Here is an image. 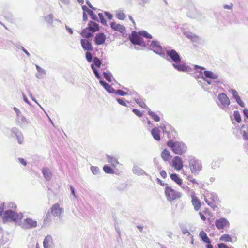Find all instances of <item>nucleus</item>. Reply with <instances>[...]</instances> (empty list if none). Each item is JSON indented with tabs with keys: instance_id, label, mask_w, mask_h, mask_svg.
<instances>
[{
	"instance_id": "obj_1",
	"label": "nucleus",
	"mask_w": 248,
	"mask_h": 248,
	"mask_svg": "<svg viewBox=\"0 0 248 248\" xmlns=\"http://www.w3.org/2000/svg\"><path fill=\"white\" fill-rule=\"evenodd\" d=\"M167 146L171 148L172 151L175 154L182 155L187 150V146L182 142L175 141L169 140L167 143Z\"/></svg>"
},
{
	"instance_id": "obj_2",
	"label": "nucleus",
	"mask_w": 248,
	"mask_h": 248,
	"mask_svg": "<svg viewBox=\"0 0 248 248\" xmlns=\"http://www.w3.org/2000/svg\"><path fill=\"white\" fill-rule=\"evenodd\" d=\"M22 217V213H17L11 210H8L4 212L2 218L4 222L14 221L18 222L21 220Z\"/></svg>"
},
{
	"instance_id": "obj_3",
	"label": "nucleus",
	"mask_w": 248,
	"mask_h": 248,
	"mask_svg": "<svg viewBox=\"0 0 248 248\" xmlns=\"http://www.w3.org/2000/svg\"><path fill=\"white\" fill-rule=\"evenodd\" d=\"M189 165L191 172L198 174L202 169V164L201 161L197 160L192 156H188Z\"/></svg>"
},
{
	"instance_id": "obj_4",
	"label": "nucleus",
	"mask_w": 248,
	"mask_h": 248,
	"mask_svg": "<svg viewBox=\"0 0 248 248\" xmlns=\"http://www.w3.org/2000/svg\"><path fill=\"white\" fill-rule=\"evenodd\" d=\"M166 51V53H165V57H162L164 59L169 60V58L170 59L172 60L174 62V63L176 62H180L181 61V59L179 53L174 49H167V48H164Z\"/></svg>"
},
{
	"instance_id": "obj_5",
	"label": "nucleus",
	"mask_w": 248,
	"mask_h": 248,
	"mask_svg": "<svg viewBox=\"0 0 248 248\" xmlns=\"http://www.w3.org/2000/svg\"><path fill=\"white\" fill-rule=\"evenodd\" d=\"M149 48L154 52L160 55L161 57H165V52L159 41L153 40L149 45Z\"/></svg>"
},
{
	"instance_id": "obj_6",
	"label": "nucleus",
	"mask_w": 248,
	"mask_h": 248,
	"mask_svg": "<svg viewBox=\"0 0 248 248\" xmlns=\"http://www.w3.org/2000/svg\"><path fill=\"white\" fill-rule=\"evenodd\" d=\"M165 193L167 200L170 202L175 200L181 197V193L176 191L170 186H166Z\"/></svg>"
},
{
	"instance_id": "obj_7",
	"label": "nucleus",
	"mask_w": 248,
	"mask_h": 248,
	"mask_svg": "<svg viewBox=\"0 0 248 248\" xmlns=\"http://www.w3.org/2000/svg\"><path fill=\"white\" fill-rule=\"evenodd\" d=\"M217 98L219 102H217V105L222 109L226 110L230 104V101L227 95L224 93H220Z\"/></svg>"
},
{
	"instance_id": "obj_8",
	"label": "nucleus",
	"mask_w": 248,
	"mask_h": 248,
	"mask_svg": "<svg viewBox=\"0 0 248 248\" xmlns=\"http://www.w3.org/2000/svg\"><path fill=\"white\" fill-rule=\"evenodd\" d=\"M129 39L133 45H138L144 46H146V44L142 38L135 31H132L131 36L129 37Z\"/></svg>"
},
{
	"instance_id": "obj_9",
	"label": "nucleus",
	"mask_w": 248,
	"mask_h": 248,
	"mask_svg": "<svg viewBox=\"0 0 248 248\" xmlns=\"http://www.w3.org/2000/svg\"><path fill=\"white\" fill-rule=\"evenodd\" d=\"M204 200L207 204L211 207L214 206V202L218 201L217 195L214 193H207L205 196Z\"/></svg>"
},
{
	"instance_id": "obj_10",
	"label": "nucleus",
	"mask_w": 248,
	"mask_h": 248,
	"mask_svg": "<svg viewBox=\"0 0 248 248\" xmlns=\"http://www.w3.org/2000/svg\"><path fill=\"white\" fill-rule=\"evenodd\" d=\"M11 136L16 137L17 142L19 144H22L24 142V136L22 133L17 128L13 127L11 129Z\"/></svg>"
},
{
	"instance_id": "obj_11",
	"label": "nucleus",
	"mask_w": 248,
	"mask_h": 248,
	"mask_svg": "<svg viewBox=\"0 0 248 248\" xmlns=\"http://www.w3.org/2000/svg\"><path fill=\"white\" fill-rule=\"evenodd\" d=\"M37 221L31 218H27L21 224V226L24 229H30L37 226Z\"/></svg>"
},
{
	"instance_id": "obj_12",
	"label": "nucleus",
	"mask_w": 248,
	"mask_h": 248,
	"mask_svg": "<svg viewBox=\"0 0 248 248\" xmlns=\"http://www.w3.org/2000/svg\"><path fill=\"white\" fill-rule=\"evenodd\" d=\"M215 225L219 229H223L227 226H229V222L227 219L221 217L215 220Z\"/></svg>"
},
{
	"instance_id": "obj_13",
	"label": "nucleus",
	"mask_w": 248,
	"mask_h": 248,
	"mask_svg": "<svg viewBox=\"0 0 248 248\" xmlns=\"http://www.w3.org/2000/svg\"><path fill=\"white\" fill-rule=\"evenodd\" d=\"M51 212L54 216L60 217L61 214L64 212V209L60 207V205L58 203H55L52 206Z\"/></svg>"
},
{
	"instance_id": "obj_14",
	"label": "nucleus",
	"mask_w": 248,
	"mask_h": 248,
	"mask_svg": "<svg viewBox=\"0 0 248 248\" xmlns=\"http://www.w3.org/2000/svg\"><path fill=\"white\" fill-rule=\"evenodd\" d=\"M16 121L18 125L23 128L30 123L28 119H27L23 115L21 114L16 117Z\"/></svg>"
},
{
	"instance_id": "obj_15",
	"label": "nucleus",
	"mask_w": 248,
	"mask_h": 248,
	"mask_svg": "<svg viewBox=\"0 0 248 248\" xmlns=\"http://www.w3.org/2000/svg\"><path fill=\"white\" fill-rule=\"evenodd\" d=\"M172 165L177 170H180L183 167L182 160L179 156H175L172 160Z\"/></svg>"
},
{
	"instance_id": "obj_16",
	"label": "nucleus",
	"mask_w": 248,
	"mask_h": 248,
	"mask_svg": "<svg viewBox=\"0 0 248 248\" xmlns=\"http://www.w3.org/2000/svg\"><path fill=\"white\" fill-rule=\"evenodd\" d=\"M82 47L86 51H92L93 50V46L91 43L87 40L82 39L80 40Z\"/></svg>"
},
{
	"instance_id": "obj_17",
	"label": "nucleus",
	"mask_w": 248,
	"mask_h": 248,
	"mask_svg": "<svg viewBox=\"0 0 248 248\" xmlns=\"http://www.w3.org/2000/svg\"><path fill=\"white\" fill-rule=\"evenodd\" d=\"M106 37L103 33H99L97 34L94 38L95 44L97 45H102L104 43Z\"/></svg>"
},
{
	"instance_id": "obj_18",
	"label": "nucleus",
	"mask_w": 248,
	"mask_h": 248,
	"mask_svg": "<svg viewBox=\"0 0 248 248\" xmlns=\"http://www.w3.org/2000/svg\"><path fill=\"white\" fill-rule=\"evenodd\" d=\"M111 28L114 31L124 33L125 31V28L123 25L117 24L114 22H112L110 23Z\"/></svg>"
},
{
	"instance_id": "obj_19",
	"label": "nucleus",
	"mask_w": 248,
	"mask_h": 248,
	"mask_svg": "<svg viewBox=\"0 0 248 248\" xmlns=\"http://www.w3.org/2000/svg\"><path fill=\"white\" fill-rule=\"evenodd\" d=\"M53 245V243L52 237L49 235H47L43 241L44 248H52Z\"/></svg>"
},
{
	"instance_id": "obj_20",
	"label": "nucleus",
	"mask_w": 248,
	"mask_h": 248,
	"mask_svg": "<svg viewBox=\"0 0 248 248\" xmlns=\"http://www.w3.org/2000/svg\"><path fill=\"white\" fill-rule=\"evenodd\" d=\"M100 84L103 86V87L105 88L107 92L110 93H114L115 92V90L111 87V85L108 84V83L105 82L103 80H100L99 81Z\"/></svg>"
},
{
	"instance_id": "obj_21",
	"label": "nucleus",
	"mask_w": 248,
	"mask_h": 248,
	"mask_svg": "<svg viewBox=\"0 0 248 248\" xmlns=\"http://www.w3.org/2000/svg\"><path fill=\"white\" fill-rule=\"evenodd\" d=\"M173 67L180 72L188 71V67L184 64H181L180 62H176L172 63Z\"/></svg>"
},
{
	"instance_id": "obj_22",
	"label": "nucleus",
	"mask_w": 248,
	"mask_h": 248,
	"mask_svg": "<svg viewBox=\"0 0 248 248\" xmlns=\"http://www.w3.org/2000/svg\"><path fill=\"white\" fill-rule=\"evenodd\" d=\"M203 74H204L205 77L206 78L212 79H217L218 77V74L217 73H214L211 71L205 70Z\"/></svg>"
},
{
	"instance_id": "obj_23",
	"label": "nucleus",
	"mask_w": 248,
	"mask_h": 248,
	"mask_svg": "<svg viewBox=\"0 0 248 248\" xmlns=\"http://www.w3.org/2000/svg\"><path fill=\"white\" fill-rule=\"evenodd\" d=\"M92 33L99 30V25L93 21H90L88 23V26L87 27Z\"/></svg>"
},
{
	"instance_id": "obj_24",
	"label": "nucleus",
	"mask_w": 248,
	"mask_h": 248,
	"mask_svg": "<svg viewBox=\"0 0 248 248\" xmlns=\"http://www.w3.org/2000/svg\"><path fill=\"white\" fill-rule=\"evenodd\" d=\"M132 172L138 175H148V174L145 172V171L142 169L140 167H138V166L136 165H134L133 168L132 169Z\"/></svg>"
},
{
	"instance_id": "obj_25",
	"label": "nucleus",
	"mask_w": 248,
	"mask_h": 248,
	"mask_svg": "<svg viewBox=\"0 0 248 248\" xmlns=\"http://www.w3.org/2000/svg\"><path fill=\"white\" fill-rule=\"evenodd\" d=\"M201 77L202 79L207 82L208 85H217L218 84L220 83V81L217 80V81H211L209 80V79H207L206 77H203V72H201L199 74V75L197 76L198 78H200V77Z\"/></svg>"
},
{
	"instance_id": "obj_26",
	"label": "nucleus",
	"mask_w": 248,
	"mask_h": 248,
	"mask_svg": "<svg viewBox=\"0 0 248 248\" xmlns=\"http://www.w3.org/2000/svg\"><path fill=\"white\" fill-rule=\"evenodd\" d=\"M43 176L45 179L49 181L52 176V174L50 170L47 168H43L42 170Z\"/></svg>"
},
{
	"instance_id": "obj_27",
	"label": "nucleus",
	"mask_w": 248,
	"mask_h": 248,
	"mask_svg": "<svg viewBox=\"0 0 248 248\" xmlns=\"http://www.w3.org/2000/svg\"><path fill=\"white\" fill-rule=\"evenodd\" d=\"M82 9L83 11L85 12H87L91 16V18L95 21H98V19L96 15L94 14V13L90 9L88 8V7L86 5H83L82 6Z\"/></svg>"
},
{
	"instance_id": "obj_28",
	"label": "nucleus",
	"mask_w": 248,
	"mask_h": 248,
	"mask_svg": "<svg viewBox=\"0 0 248 248\" xmlns=\"http://www.w3.org/2000/svg\"><path fill=\"white\" fill-rule=\"evenodd\" d=\"M37 73L36 74V77L38 79H42L46 75V71L38 65L36 66Z\"/></svg>"
},
{
	"instance_id": "obj_29",
	"label": "nucleus",
	"mask_w": 248,
	"mask_h": 248,
	"mask_svg": "<svg viewBox=\"0 0 248 248\" xmlns=\"http://www.w3.org/2000/svg\"><path fill=\"white\" fill-rule=\"evenodd\" d=\"M192 203L194 207L195 210L198 211L201 207V203L198 198L194 195H192Z\"/></svg>"
},
{
	"instance_id": "obj_30",
	"label": "nucleus",
	"mask_w": 248,
	"mask_h": 248,
	"mask_svg": "<svg viewBox=\"0 0 248 248\" xmlns=\"http://www.w3.org/2000/svg\"><path fill=\"white\" fill-rule=\"evenodd\" d=\"M106 156L108 162L109 163L112 167H115L116 165L119 164L117 159L115 157L108 155H106Z\"/></svg>"
},
{
	"instance_id": "obj_31",
	"label": "nucleus",
	"mask_w": 248,
	"mask_h": 248,
	"mask_svg": "<svg viewBox=\"0 0 248 248\" xmlns=\"http://www.w3.org/2000/svg\"><path fill=\"white\" fill-rule=\"evenodd\" d=\"M151 133L152 136L155 140L158 141L160 140V130H159L158 128L155 127L152 129Z\"/></svg>"
},
{
	"instance_id": "obj_32",
	"label": "nucleus",
	"mask_w": 248,
	"mask_h": 248,
	"mask_svg": "<svg viewBox=\"0 0 248 248\" xmlns=\"http://www.w3.org/2000/svg\"><path fill=\"white\" fill-rule=\"evenodd\" d=\"M199 236L203 242L207 244L211 243L210 239L207 236V234L204 231H201L199 233Z\"/></svg>"
},
{
	"instance_id": "obj_33",
	"label": "nucleus",
	"mask_w": 248,
	"mask_h": 248,
	"mask_svg": "<svg viewBox=\"0 0 248 248\" xmlns=\"http://www.w3.org/2000/svg\"><path fill=\"white\" fill-rule=\"evenodd\" d=\"M172 180L174 181L179 186L182 185V180L179 177L178 175L176 173H172L170 175Z\"/></svg>"
},
{
	"instance_id": "obj_34",
	"label": "nucleus",
	"mask_w": 248,
	"mask_h": 248,
	"mask_svg": "<svg viewBox=\"0 0 248 248\" xmlns=\"http://www.w3.org/2000/svg\"><path fill=\"white\" fill-rule=\"evenodd\" d=\"M81 35L83 37L89 38L93 36V33L90 31L87 28H86L83 30L81 33Z\"/></svg>"
},
{
	"instance_id": "obj_35",
	"label": "nucleus",
	"mask_w": 248,
	"mask_h": 248,
	"mask_svg": "<svg viewBox=\"0 0 248 248\" xmlns=\"http://www.w3.org/2000/svg\"><path fill=\"white\" fill-rule=\"evenodd\" d=\"M170 156V152L167 149H165L161 153V157L165 161L169 160Z\"/></svg>"
},
{
	"instance_id": "obj_36",
	"label": "nucleus",
	"mask_w": 248,
	"mask_h": 248,
	"mask_svg": "<svg viewBox=\"0 0 248 248\" xmlns=\"http://www.w3.org/2000/svg\"><path fill=\"white\" fill-rule=\"evenodd\" d=\"M160 128L163 130V132L164 134H167V138L169 139L171 138L170 134V131H168V128L165 124H162L161 125Z\"/></svg>"
},
{
	"instance_id": "obj_37",
	"label": "nucleus",
	"mask_w": 248,
	"mask_h": 248,
	"mask_svg": "<svg viewBox=\"0 0 248 248\" xmlns=\"http://www.w3.org/2000/svg\"><path fill=\"white\" fill-rule=\"evenodd\" d=\"M53 17L54 16L52 14H50L48 15L47 16L44 17V19L45 21L49 25L52 26L53 22Z\"/></svg>"
},
{
	"instance_id": "obj_38",
	"label": "nucleus",
	"mask_w": 248,
	"mask_h": 248,
	"mask_svg": "<svg viewBox=\"0 0 248 248\" xmlns=\"http://www.w3.org/2000/svg\"><path fill=\"white\" fill-rule=\"evenodd\" d=\"M51 221V215L49 212L46 214L44 219V225L48 226L49 225Z\"/></svg>"
},
{
	"instance_id": "obj_39",
	"label": "nucleus",
	"mask_w": 248,
	"mask_h": 248,
	"mask_svg": "<svg viewBox=\"0 0 248 248\" xmlns=\"http://www.w3.org/2000/svg\"><path fill=\"white\" fill-rule=\"evenodd\" d=\"M220 241L227 242H232V239L231 236L228 234L222 235L219 238Z\"/></svg>"
},
{
	"instance_id": "obj_40",
	"label": "nucleus",
	"mask_w": 248,
	"mask_h": 248,
	"mask_svg": "<svg viewBox=\"0 0 248 248\" xmlns=\"http://www.w3.org/2000/svg\"><path fill=\"white\" fill-rule=\"evenodd\" d=\"M179 226L182 231V232L183 234H186V233H188V235H190L191 234L190 232L188 231L187 227L186 226V225L184 224H180Z\"/></svg>"
},
{
	"instance_id": "obj_41",
	"label": "nucleus",
	"mask_w": 248,
	"mask_h": 248,
	"mask_svg": "<svg viewBox=\"0 0 248 248\" xmlns=\"http://www.w3.org/2000/svg\"><path fill=\"white\" fill-rule=\"evenodd\" d=\"M139 35L142 36L146 38L147 39H152L153 38L152 36L148 33L146 31H139L138 32Z\"/></svg>"
},
{
	"instance_id": "obj_42",
	"label": "nucleus",
	"mask_w": 248,
	"mask_h": 248,
	"mask_svg": "<svg viewBox=\"0 0 248 248\" xmlns=\"http://www.w3.org/2000/svg\"><path fill=\"white\" fill-rule=\"evenodd\" d=\"M116 17L119 19H120L122 20H124L126 17V16L124 14V12H123V11H120V10L116 12Z\"/></svg>"
},
{
	"instance_id": "obj_43",
	"label": "nucleus",
	"mask_w": 248,
	"mask_h": 248,
	"mask_svg": "<svg viewBox=\"0 0 248 248\" xmlns=\"http://www.w3.org/2000/svg\"><path fill=\"white\" fill-rule=\"evenodd\" d=\"M103 74L106 80L109 82H111L112 81L111 78L112 77V75L110 72H103Z\"/></svg>"
},
{
	"instance_id": "obj_44",
	"label": "nucleus",
	"mask_w": 248,
	"mask_h": 248,
	"mask_svg": "<svg viewBox=\"0 0 248 248\" xmlns=\"http://www.w3.org/2000/svg\"><path fill=\"white\" fill-rule=\"evenodd\" d=\"M134 101L135 102L138 104L139 106H140L142 108H147V106L146 105L145 103H144V101L141 99H135Z\"/></svg>"
},
{
	"instance_id": "obj_45",
	"label": "nucleus",
	"mask_w": 248,
	"mask_h": 248,
	"mask_svg": "<svg viewBox=\"0 0 248 248\" xmlns=\"http://www.w3.org/2000/svg\"><path fill=\"white\" fill-rule=\"evenodd\" d=\"M148 114L152 117L153 119L155 121V122H159L160 121V117L158 116V115L155 114L154 112L152 111L151 110L148 111Z\"/></svg>"
},
{
	"instance_id": "obj_46",
	"label": "nucleus",
	"mask_w": 248,
	"mask_h": 248,
	"mask_svg": "<svg viewBox=\"0 0 248 248\" xmlns=\"http://www.w3.org/2000/svg\"><path fill=\"white\" fill-rule=\"evenodd\" d=\"M103 170L105 173L108 174H113L114 173L113 170L109 166L105 165L103 167Z\"/></svg>"
},
{
	"instance_id": "obj_47",
	"label": "nucleus",
	"mask_w": 248,
	"mask_h": 248,
	"mask_svg": "<svg viewBox=\"0 0 248 248\" xmlns=\"http://www.w3.org/2000/svg\"><path fill=\"white\" fill-rule=\"evenodd\" d=\"M92 64H93L94 66L95 65L97 67L99 68L101 65V62L98 57H95L93 58V63Z\"/></svg>"
},
{
	"instance_id": "obj_48",
	"label": "nucleus",
	"mask_w": 248,
	"mask_h": 248,
	"mask_svg": "<svg viewBox=\"0 0 248 248\" xmlns=\"http://www.w3.org/2000/svg\"><path fill=\"white\" fill-rule=\"evenodd\" d=\"M234 117L235 120L238 122L240 123L241 121V118L239 112L238 110L234 111Z\"/></svg>"
},
{
	"instance_id": "obj_49",
	"label": "nucleus",
	"mask_w": 248,
	"mask_h": 248,
	"mask_svg": "<svg viewBox=\"0 0 248 248\" xmlns=\"http://www.w3.org/2000/svg\"><path fill=\"white\" fill-rule=\"evenodd\" d=\"M185 35L188 38L191 39L192 41H196L197 39V36L193 34L191 32H186L185 33Z\"/></svg>"
},
{
	"instance_id": "obj_50",
	"label": "nucleus",
	"mask_w": 248,
	"mask_h": 248,
	"mask_svg": "<svg viewBox=\"0 0 248 248\" xmlns=\"http://www.w3.org/2000/svg\"><path fill=\"white\" fill-rule=\"evenodd\" d=\"M114 94H118L120 96H124L128 94L126 92L123 91L120 89L115 90Z\"/></svg>"
},
{
	"instance_id": "obj_51",
	"label": "nucleus",
	"mask_w": 248,
	"mask_h": 248,
	"mask_svg": "<svg viewBox=\"0 0 248 248\" xmlns=\"http://www.w3.org/2000/svg\"><path fill=\"white\" fill-rule=\"evenodd\" d=\"M98 16H99V18L100 19V22L102 24L107 26V25L106 21V20L105 19V18L104 17L103 14L101 13H99L98 14Z\"/></svg>"
},
{
	"instance_id": "obj_52",
	"label": "nucleus",
	"mask_w": 248,
	"mask_h": 248,
	"mask_svg": "<svg viewBox=\"0 0 248 248\" xmlns=\"http://www.w3.org/2000/svg\"><path fill=\"white\" fill-rule=\"evenodd\" d=\"M91 170L92 173L94 175H97L99 173V169L97 167L92 166Z\"/></svg>"
},
{
	"instance_id": "obj_53",
	"label": "nucleus",
	"mask_w": 248,
	"mask_h": 248,
	"mask_svg": "<svg viewBox=\"0 0 248 248\" xmlns=\"http://www.w3.org/2000/svg\"><path fill=\"white\" fill-rule=\"evenodd\" d=\"M86 58L88 62H91L93 60L92 54L89 52H87L86 53Z\"/></svg>"
},
{
	"instance_id": "obj_54",
	"label": "nucleus",
	"mask_w": 248,
	"mask_h": 248,
	"mask_svg": "<svg viewBox=\"0 0 248 248\" xmlns=\"http://www.w3.org/2000/svg\"><path fill=\"white\" fill-rule=\"evenodd\" d=\"M132 111L133 113L136 114L137 116L139 117H141L142 116L143 114L141 113L140 110H139L138 109L134 108L132 110Z\"/></svg>"
},
{
	"instance_id": "obj_55",
	"label": "nucleus",
	"mask_w": 248,
	"mask_h": 248,
	"mask_svg": "<svg viewBox=\"0 0 248 248\" xmlns=\"http://www.w3.org/2000/svg\"><path fill=\"white\" fill-rule=\"evenodd\" d=\"M229 92L232 94L233 97L235 99H236L237 97L239 96L238 94L237 91L234 89H231L229 91Z\"/></svg>"
},
{
	"instance_id": "obj_56",
	"label": "nucleus",
	"mask_w": 248,
	"mask_h": 248,
	"mask_svg": "<svg viewBox=\"0 0 248 248\" xmlns=\"http://www.w3.org/2000/svg\"><path fill=\"white\" fill-rule=\"evenodd\" d=\"M235 100L236 102L242 107H244L245 106L244 103L241 100L240 96L237 97Z\"/></svg>"
},
{
	"instance_id": "obj_57",
	"label": "nucleus",
	"mask_w": 248,
	"mask_h": 248,
	"mask_svg": "<svg viewBox=\"0 0 248 248\" xmlns=\"http://www.w3.org/2000/svg\"><path fill=\"white\" fill-rule=\"evenodd\" d=\"M116 100L118 102V103L124 106H127L126 103L124 101V99L123 98H117Z\"/></svg>"
},
{
	"instance_id": "obj_58",
	"label": "nucleus",
	"mask_w": 248,
	"mask_h": 248,
	"mask_svg": "<svg viewBox=\"0 0 248 248\" xmlns=\"http://www.w3.org/2000/svg\"><path fill=\"white\" fill-rule=\"evenodd\" d=\"M211 167L213 169H216L219 167V163L217 161H214L211 164Z\"/></svg>"
},
{
	"instance_id": "obj_59",
	"label": "nucleus",
	"mask_w": 248,
	"mask_h": 248,
	"mask_svg": "<svg viewBox=\"0 0 248 248\" xmlns=\"http://www.w3.org/2000/svg\"><path fill=\"white\" fill-rule=\"evenodd\" d=\"M149 0H140L139 4L142 6H145L146 4L149 3Z\"/></svg>"
},
{
	"instance_id": "obj_60",
	"label": "nucleus",
	"mask_w": 248,
	"mask_h": 248,
	"mask_svg": "<svg viewBox=\"0 0 248 248\" xmlns=\"http://www.w3.org/2000/svg\"><path fill=\"white\" fill-rule=\"evenodd\" d=\"M233 6V4L231 3L230 5H227V4L224 5L223 6V8L225 9H230V10H232Z\"/></svg>"
},
{
	"instance_id": "obj_61",
	"label": "nucleus",
	"mask_w": 248,
	"mask_h": 248,
	"mask_svg": "<svg viewBox=\"0 0 248 248\" xmlns=\"http://www.w3.org/2000/svg\"><path fill=\"white\" fill-rule=\"evenodd\" d=\"M219 248H230L226 244L224 243H219L218 244Z\"/></svg>"
},
{
	"instance_id": "obj_62",
	"label": "nucleus",
	"mask_w": 248,
	"mask_h": 248,
	"mask_svg": "<svg viewBox=\"0 0 248 248\" xmlns=\"http://www.w3.org/2000/svg\"><path fill=\"white\" fill-rule=\"evenodd\" d=\"M105 15L109 19H111L113 17L112 15L108 12H105Z\"/></svg>"
},
{
	"instance_id": "obj_63",
	"label": "nucleus",
	"mask_w": 248,
	"mask_h": 248,
	"mask_svg": "<svg viewBox=\"0 0 248 248\" xmlns=\"http://www.w3.org/2000/svg\"><path fill=\"white\" fill-rule=\"evenodd\" d=\"M18 160L19 162L24 166H26L27 165L26 161L23 158H18Z\"/></svg>"
},
{
	"instance_id": "obj_64",
	"label": "nucleus",
	"mask_w": 248,
	"mask_h": 248,
	"mask_svg": "<svg viewBox=\"0 0 248 248\" xmlns=\"http://www.w3.org/2000/svg\"><path fill=\"white\" fill-rule=\"evenodd\" d=\"M243 113L244 116L248 119V109L244 108L243 109Z\"/></svg>"
}]
</instances>
